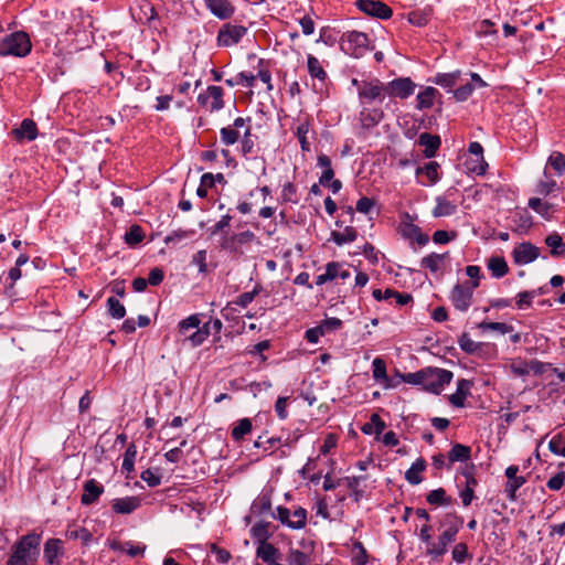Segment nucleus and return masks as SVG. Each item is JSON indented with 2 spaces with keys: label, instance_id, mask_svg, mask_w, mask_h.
<instances>
[{
  "label": "nucleus",
  "instance_id": "obj_1",
  "mask_svg": "<svg viewBox=\"0 0 565 565\" xmlns=\"http://www.w3.org/2000/svg\"><path fill=\"white\" fill-rule=\"evenodd\" d=\"M387 96L386 83L379 78L371 81H361L359 85V99L363 106L360 111V120L363 127L372 128L384 118V111L381 107L369 108V105L377 102L382 104Z\"/></svg>",
  "mask_w": 565,
  "mask_h": 565
},
{
  "label": "nucleus",
  "instance_id": "obj_2",
  "mask_svg": "<svg viewBox=\"0 0 565 565\" xmlns=\"http://www.w3.org/2000/svg\"><path fill=\"white\" fill-rule=\"evenodd\" d=\"M408 384L420 386L422 390L439 395L446 385L450 384L454 373L446 369L427 366L413 373H407Z\"/></svg>",
  "mask_w": 565,
  "mask_h": 565
},
{
  "label": "nucleus",
  "instance_id": "obj_3",
  "mask_svg": "<svg viewBox=\"0 0 565 565\" xmlns=\"http://www.w3.org/2000/svg\"><path fill=\"white\" fill-rule=\"evenodd\" d=\"M41 534L23 535L12 546L6 565H36L40 556Z\"/></svg>",
  "mask_w": 565,
  "mask_h": 565
},
{
  "label": "nucleus",
  "instance_id": "obj_4",
  "mask_svg": "<svg viewBox=\"0 0 565 565\" xmlns=\"http://www.w3.org/2000/svg\"><path fill=\"white\" fill-rule=\"evenodd\" d=\"M32 49L29 35L23 31H17L0 40V56H26Z\"/></svg>",
  "mask_w": 565,
  "mask_h": 565
},
{
  "label": "nucleus",
  "instance_id": "obj_5",
  "mask_svg": "<svg viewBox=\"0 0 565 565\" xmlns=\"http://www.w3.org/2000/svg\"><path fill=\"white\" fill-rule=\"evenodd\" d=\"M340 47L343 53L355 58L366 54L370 47L367 34L360 31H348L340 38Z\"/></svg>",
  "mask_w": 565,
  "mask_h": 565
},
{
  "label": "nucleus",
  "instance_id": "obj_6",
  "mask_svg": "<svg viewBox=\"0 0 565 565\" xmlns=\"http://www.w3.org/2000/svg\"><path fill=\"white\" fill-rule=\"evenodd\" d=\"M476 288H478L477 281L457 282L454 286L449 299L456 310L466 312L469 309Z\"/></svg>",
  "mask_w": 565,
  "mask_h": 565
},
{
  "label": "nucleus",
  "instance_id": "obj_7",
  "mask_svg": "<svg viewBox=\"0 0 565 565\" xmlns=\"http://www.w3.org/2000/svg\"><path fill=\"white\" fill-rule=\"evenodd\" d=\"M247 34V28L241 24L224 23L216 36L218 47H230L238 44Z\"/></svg>",
  "mask_w": 565,
  "mask_h": 565
},
{
  "label": "nucleus",
  "instance_id": "obj_8",
  "mask_svg": "<svg viewBox=\"0 0 565 565\" xmlns=\"http://www.w3.org/2000/svg\"><path fill=\"white\" fill-rule=\"evenodd\" d=\"M417 85L411 77H398L386 83L387 97L406 99L415 93Z\"/></svg>",
  "mask_w": 565,
  "mask_h": 565
},
{
  "label": "nucleus",
  "instance_id": "obj_9",
  "mask_svg": "<svg viewBox=\"0 0 565 565\" xmlns=\"http://www.w3.org/2000/svg\"><path fill=\"white\" fill-rule=\"evenodd\" d=\"M355 4L360 11L373 18L387 20L393 15V10L380 0H356Z\"/></svg>",
  "mask_w": 565,
  "mask_h": 565
},
{
  "label": "nucleus",
  "instance_id": "obj_10",
  "mask_svg": "<svg viewBox=\"0 0 565 565\" xmlns=\"http://www.w3.org/2000/svg\"><path fill=\"white\" fill-rule=\"evenodd\" d=\"M223 89L220 86L211 85L205 93L198 96V103L205 107L209 106L210 110L218 111L224 108Z\"/></svg>",
  "mask_w": 565,
  "mask_h": 565
},
{
  "label": "nucleus",
  "instance_id": "obj_11",
  "mask_svg": "<svg viewBox=\"0 0 565 565\" xmlns=\"http://www.w3.org/2000/svg\"><path fill=\"white\" fill-rule=\"evenodd\" d=\"M540 248L530 242L518 244L512 250V258L516 265H527L540 257Z\"/></svg>",
  "mask_w": 565,
  "mask_h": 565
},
{
  "label": "nucleus",
  "instance_id": "obj_12",
  "mask_svg": "<svg viewBox=\"0 0 565 565\" xmlns=\"http://www.w3.org/2000/svg\"><path fill=\"white\" fill-rule=\"evenodd\" d=\"M64 555L63 541L60 539H49L44 544L43 559L46 565H60Z\"/></svg>",
  "mask_w": 565,
  "mask_h": 565
},
{
  "label": "nucleus",
  "instance_id": "obj_13",
  "mask_svg": "<svg viewBox=\"0 0 565 565\" xmlns=\"http://www.w3.org/2000/svg\"><path fill=\"white\" fill-rule=\"evenodd\" d=\"M205 8L220 20L231 19L235 13V6L230 0H203Z\"/></svg>",
  "mask_w": 565,
  "mask_h": 565
},
{
  "label": "nucleus",
  "instance_id": "obj_14",
  "mask_svg": "<svg viewBox=\"0 0 565 565\" xmlns=\"http://www.w3.org/2000/svg\"><path fill=\"white\" fill-rule=\"evenodd\" d=\"M10 135L18 141H33L38 137V126L34 120L25 118L20 126L12 129Z\"/></svg>",
  "mask_w": 565,
  "mask_h": 565
},
{
  "label": "nucleus",
  "instance_id": "obj_15",
  "mask_svg": "<svg viewBox=\"0 0 565 565\" xmlns=\"http://www.w3.org/2000/svg\"><path fill=\"white\" fill-rule=\"evenodd\" d=\"M456 529H446L438 537L437 543H429L427 546V554L433 557H439L447 552L449 543L456 540Z\"/></svg>",
  "mask_w": 565,
  "mask_h": 565
},
{
  "label": "nucleus",
  "instance_id": "obj_16",
  "mask_svg": "<svg viewBox=\"0 0 565 565\" xmlns=\"http://www.w3.org/2000/svg\"><path fill=\"white\" fill-rule=\"evenodd\" d=\"M83 494L81 497V503L83 505H90L99 499L104 493V486L97 482L95 479H89L83 484Z\"/></svg>",
  "mask_w": 565,
  "mask_h": 565
},
{
  "label": "nucleus",
  "instance_id": "obj_17",
  "mask_svg": "<svg viewBox=\"0 0 565 565\" xmlns=\"http://www.w3.org/2000/svg\"><path fill=\"white\" fill-rule=\"evenodd\" d=\"M471 381L466 379H460L457 381L456 392L448 395L447 399L449 404L454 407H463L465 401L467 396L470 394Z\"/></svg>",
  "mask_w": 565,
  "mask_h": 565
},
{
  "label": "nucleus",
  "instance_id": "obj_18",
  "mask_svg": "<svg viewBox=\"0 0 565 565\" xmlns=\"http://www.w3.org/2000/svg\"><path fill=\"white\" fill-rule=\"evenodd\" d=\"M417 143L423 146L424 157L427 159L434 158L441 145L440 137L438 135H431L429 132H423L419 135Z\"/></svg>",
  "mask_w": 565,
  "mask_h": 565
},
{
  "label": "nucleus",
  "instance_id": "obj_19",
  "mask_svg": "<svg viewBox=\"0 0 565 565\" xmlns=\"http://www.w3.org/2000/svg\"><path fill=\"white\" fill-rule=\"evenodd\" d=\"M141 502L138 497H125L114 499L111 508L117 514H130L140 507Z\"/></svg>",
  "mask_w": 565,
  "mask_h": 565
},
{
  "label": "nucleus",
  "instance_id": "obj_20",
  "mask_svg": "<svg viewBox=\"0 0 565 565\" xmlns=\"http://www.w3.org/2000/svg\"><path fill=\"white\" fill-rule=\"evenodd\" d=\"M458 345L465 353L478 356H482L484 349L489 348L487 343L473 341L467 332L459 337Z\"/></svg>",
  "mask_w": 565,
  "mask_h": 565
},
{
  "label": "nucleus",
  "instance_id": "obj_21",
  "mask_svg": "<svg viewBox=\"0 0 565 565\" xmlns=\"http://www.w3.org/2000/svg\"><path fill=\"white\" fill-rule=\"evenodd\" d=\"M435 201L436 205L433 210L434 217L450 216L457 212V205L445 195H438Z\"/></svg>",
  "mask_w": 565,
  "mask_h": 565
},
{
  "label": "nucleus",
  "instance_id": "obj_22",
  "mask_svg": "<svg viewBox=\"0 0 565 565\" xmlns=\"http://www.w3.org/2000/svg\"><path fill=\"white\" fill-rule=\"evenodd\" d=\"M308 73L311 78L319 81L322 85L328 81V74L322 67L320 61L312 54L307 55Z\"/></svg>",
  "mask_w": 565,
  "mask_h": 565
},
{
  "label": "nucleus",
  "instance_id": "obj_23",
  "mask_svg": "<svg viewBox=\"0 0 565 565\" xmlns=\"http://www.w3.org/2000/svg\"><path fill=\"white\" fill-rule=\"evenodd\" d=\"M426 469V461L423 458L416 459L405 472L408 483L416 486L423 481L422 472Z\"/></svg>",
  "mask_w": 565,
  "mask_h": 565
},
{
  "label": "nucleus",
  "instance_id": "obj_24",
  "mask_svg": "<svg viewBox=\"0 0 565 565\" xmlns=\"http://www.w3.org/2000/svg\"><path fill=\"white\" fill-rule=\"evenodd\" d=\"M446 257H448V253H430L422 258L420 266L428 269L430 273L436 274L441 269L443 262Z\"/></svg>",
  "mask_w": 565,
  "mask_h": 565
},
{
  "label": "nucleus",
  "instance_id": "obj_25",
  "mask_svg": "<svg viewBox=\"0 0 565 565\" xmlns=\"http://www.w3.org/2000/svg\"><path fill=\"white\" fill-rule=\"evenodd\" d=\"M438 90L435 87L428 86L416 96V108L419 110L429 109L434 105V100Z\"/></svg>",
  "mask_w": 565,
  "mask_h": 565
},
{
  "label": "nucleus",
  "instance_id": "obj_26",
  "mask_svg": "<svg viewBox=\"0 0 565 565\" xmlns=\"http://www.w3.org/2000/svg\"><path fill=\"white\" fill-rule=\"evenodd\" d=\"M433 14L431 8H425V9H417L414 11H411L407 14V21L418 28L425 26L430 21Z\"/></svg>",
  "mask_w": 565,
  "mask_h": 565
},
{
  "label": "nucleus",
  "instance_id": "obj_27",
  "mask_svg": "<svg viewBox=\"0 0 565 565\" xmlns=\"http://www.w3.org/2000/svg\"><path fill=\"white\" fill-rule=\"evenodd\" d=\"M280 202L282 204L290 203V204H295V205L300 202V195L298 192V188L294 182L288 181L282 184Z\"/></svg>",
  "mask_w": 565,
  "mask_h": 565
},
{
  "label": "nucleus",
  "instance_id": "obj_28",
  "mask_svg": "<svg viewBox=\"0 0 565 565\" xmlns=\"http://www.w3.org/2000/svg\"><path fill=\"white\" fill-rule=\"evenodd\" d=\"M488 269L491 271L492 277L502 278L509 271V266L503 257L492 256L488 260Z\"/></svg>",
  "mask_w": 565,
  "mask_h": 565
},
{
  "label": "nucleus",
  "instance_id": "obj_29",
  "mask_svg": "<svg viewBox=\"0 0 565 565\" xmlns=\"http://www.w3.org/2000/svg\"><path fill=\"white\" fill-rule=\"evenodd\" d=\"M358 232L352 226H345L343 232L332 231L331 239L338 245L342 246L348 243H352L356 239Z\"/></svg>",
  "mask_w": 565,
  "mask_h": 565
},
{
  "label": "nucleus",
  "instance_id": "obj_30",
  "mask_svg": "<svg viewBox=\"0 0 565 565\" xmlns=\"http://www.w3.org/2000/svg\"><path fill=\"white\" fill-rule=\"evenodd\" d=\"M252 513L256 515H271V499L270 495L265 493L259 495L252 504Z\"/></svg>",
  "mask_w": 565,
  "mask_h": 565
},
{
  "label": "nucleus",
  "instance_id": "obj_31",
  "mask_svg": "<svg viewBox=\"0 0 565 565\" xmlns=\"http://www.w3.org/2000/svg\"><path fill=\"white\" fill-rule=\"evenodd\" d=\"M459 77L460 71H455L451 73H437L430 81L444 88H451L457 84Z\"/></svg>",
  "mask_w": 565,
  "mask_h": 565
},
{
  "label": "nucleus",
  "instance_id": "obj_32",
  "mask_svg": "<svg viewBox=\"0 0 565 565\" xmlns=\"http://www.w3.org/2000/svg\"><path fill=\"white\" fill-rule=\"evenodd\" d=\"M471 456V448L466 445L456 444L452 446L450 451L448 452V460L450 463L457 462V461H467L470 459Z\"/></svg>",
  "mask_w": 565,
  "mask_h": 565
},
{
  "label": "nucleus",
  "instance_id": "obj_33",
  "mask_svg": "<svg viewBox=\"0 0 565 565\" xmlns=\"http://www.w3.org/2000/svg\"><path fill=\"white\" fill-rule=\"evenodd\" d=\"M212 333L210 322L203 323V326H199L198 330L186 337V340L191 343L192 347H200Z\"/></svg>",
  "mask_w": 565,
  "mask_h": 565
},
{
  "label": "nucleus",
  "instance_id": "obj_34",
  "mask_svg": "<svg viewBox=\"0 0 565 565\" xmlns=\"http://www.w3.org/2000/svg\"><path fill=\"white\" fill-rule=\"evenodd\" d=\"M439 163L436 161H429L423 167H418L416 169V175L419 177L424 174L429 184H435L440 178L438 173Z\"/></svg>",
  "mask_w": 565,
  "mask_h": 565
},
{
  "label": "nucleus",
  "instance_id": "obj_35",
  "mask_svg": "<svg viewBox=\"0 0 565 565\" xmlns=\"http://www.w3.org/2000/svg\"><path fill=\"white\" fill-rule=\"evenodd\" d=\"M545 244L551 248V255L553 257H559L565 254V243L558 233L547 235Z\"/></svg>",
  "mask_w": 565,
  "mask_h": 565
},
{
  "label": "nucleus",
  "instance_id": "obj_36",
  "mask_svg": "<svg viewBox=\"0 0 565 565\" xmlns=\"http://www.w3.org/2000/svg\"><path fill=\"white\" fill-rule=\"evenodd\" d=\"M203 317H204V313H193V315L186 317L185 319H182L178 323L179 333L186 338L188 337L186 333L189 330H192V329L198 330L199 326L202 322Z\"/></svg>",
  "mask_w": 565,
  "mask_h": 565
},
{
  "label": "nucleus",
  "instance_id": "obj_37",
  "mask_svg": "<svg viewBox=\"0 0 565 565\" xmlns=\"http://www.w3.org/2000/svg\"><path fill=\"white\" fill-rule=\"evenodd\" d=\"M426 500L431 505L448 507V505L452 504L451 497L447 495L446 490L444 488H438V489L431 490L427 494Z\"/></svg>",
  "mask_w": 565,
  "mask_h": 565
},
{
  "label": "nucleus",
  "instance_id": "obj_38",
  "mask_svg": "<svg viewBox=\"0 0 565 565\" xmlns=\"http://www.w3.org/2000/svg\"><path fill=\"white\" fill-rule=\"evenodd\" d=\"M277 552H278L277 548L273 544L263 542L257 547L256 555H257V557H259L262 561H264L265 563H267L269 565V564L277 563L275 561V556H276Z\"/></svg>",
  "mask_w": 565,
  "mask_h": 565
},
{
  "label": "nucleus",
  "instance_id": "obj_39",
  "mask_svg": "<svg viewBox=\"0 0 565 565\" xmlns=\"http://www.w3.org/2000/svg\"><path fill=\"white\" fill-rule=\"evenodd\" d=\"M145 238V232L140 225L134 224L129 227V230L125 234V243L134 247L141 243Z\"/></svg>",
  "mask_w": 565,
  "mask_h": 565
},
{
  "label": "nucleus",
  "instance_id": "obj_40",
  "mask_svg": "<svg viewBox=\"0 0 565 565\" xmlns=\"http://www.w3.org/2000/svg\"><path fill=\"white\" fill-rule=\"evenodd\" d=\"M526 482V478L518 476L507 481L504 492L510 501L516 500V491Z\"/></svg>",
  "mask_w": 565,
  "mask_h": 565
},
{
  "label": "nucleus",
  "instance_id": "obj_41",
  "mask_svg": "<svg viewBox=\"0 0 565 565\" xmlns=\"http://www.w3.org/2000/svg\"><path fill=\"white\" fill-rule=\"evenodd\" d=\"M291 522L288 523V527L291 530H301L307 525V510L298 507L291 513Z\"/></svg>",
  "mask_w": 565,
  "mask_h": 565
},
{
  "label": "nucleus",
  "instance_id": "obj_42",
  "mask_svg": "<svg viewBox=\"0 0 565 565\" xmlns=\"http://www.w3.org/2000/svg\"><path fill=\"white\" fill-rule=\"evenodd\" d=\"M241 152L245 158L255 153V142L253 139L250 126H248L244 131V136L241 142Z\"/></svg>",
  "mask_w": 565,
  "mask_h": 565
},
{
  "label": "nucleus",
  "instance_id": "obj_43",
  "mask_svg": "<svg viewBox=\"0 0 565 565\" xmlns=\"http://www.w3.org/2000/svg\"><path fill=\"white\" fill-rule=\"evenodd\" d=\"M327 265L330 267H333V268H330V271L332 274V280L338 279V278L341 280H347L351 277L349 266H347L345 264L338 263V262H330Z\"/></svg>",
  "mask_w": 565,
  "mask_h": 565
},
{
  "label": "nucleus",
  "instance_id": "obj_44",
  "mask_svg": "<svg viewBox=\"0 0 565 565\" xmlns=\"http://www.w3.org/2000/svg\"><path fill=\"white\" fill-rule=\"evenodd\" d=\"M108 313L115 319H122L126 316L125 306L115 297L107 299Z\"/></svg>",
  "mask_w": 565,
  "mask_h": 565
},
{
  "label": "nucleus",
  "instance_id": "obj_45",
  "mask_svg": "<svg viewBox=\"0 0 565 565\" xmlns=\"http://www.w3.org/2000/svg\"><path fill=\"white\" fill-rule=\"evenodd\" d=\"M468 151L480 158V161H481V164H480V169L477 170L476 168L472 169L473 172H477L478 174H483L486 172V167H488L487 162L484 161L483 159V147L480 142L478 141H472L469 143V147H468Z\"/></svg>",
  "mask_w": 565,
  "mask_h": 565
},
{
  "label": "nucleus",
  "instance_id": "obj_46",
  "mask_svg": "<svg viewBox=\"0 0 565 565\" xmlns=\"http://www.w3.org/2000/svg\"><path fill=\"white\" fill-rule=\"evenodd\" d=\"M402 383H407L408 384V377H407V373L406 374H402L397 369L395 370V373L393 375H387V377L385 379V381L383 382L382 384V387L385 388V390H390V388H396L397 386H399Z\"/></svg>",
  "mask_w": 565,
  "mask_h": 565
},
{
  "label": "nucleus",
  "instance_id": "obj_47",
  "mask_svg": "<svg viewBox=\"0 0 565 565\" xmlns=\"http://www.w3.org/2000/svg\"><path fill=\"white\" fill-rule=\"evenodd\" d=\"M372 367L374 380L382 385L387 377L385 361L381 358H375L372 362Z\"/></svg>",
  "mask_w": 565,
  "mask_h": 565
},
{
  "label": "nucleus",
  "instance_id": "obj_48",
  "mask_svg": "<svg viewBox=\"0 0 565 565\" xmlns=\"http://www.w3.org/2000/svg\"><path fill=\"white\" fill-rule=\"evenodd\" d=\"M478 328L487 331H498L502 334L510 333L513 331V327L511 324H507L504 322H490V321H482L478 324Z\"/></svg>",
  "mask_w": 565,
  "mask_h": 565
},
{
  "label": "nucleus",
  "instance_id": "obj_49",
  "mask_svg": "<svg viewBox=\"0 0 565 565\" xmlns=\"http://www.w3.org/2000/svg\"><path fill=\"white\" fill-rule=\"evenodd\" d=\"M221 142L225 146H232L236 143L239 139L238 130L234 129L231 126L223 127L220 130Z\"/></svg>",
  "mask_w": 565,
  "mask_h": 565
},
{
  "label": "nucleus",
  "instance_id": "obj_50",
  "mask_svg": "<svg viewBox=\"0 0 565 565\" xmlns=\"http://www.w3.org/2000/svg\"><path fill=\"white\" fill-rule=\"evenodd\" d=\"M529 207L535 211L537 214H540L543 217H547L550 214V211L552 209V205L547 202H542L540 198H531L527 203Z\"/></svg>",
  "mask_w": 565,
  "mask_h": 565
},
{
  "label": "nucleus",
  "instance_id": "obj_51",
  "mask_svg": "<svg viewBox=\"0 0 565 565\" xmlns=\"http://www.w3.org/2000/svg\"><path fill=\"white\" fill-rule=\"evenodd\" d=\"M137 455V449L134 444L129 445L125 451L124 460H122V470L130 473L134 471L135 458Z\"/></svg>",
  "mask_w": 565,
  "mask_h": 565
},
{
  "label": "nucleus",
  "instance_id": "obj_52",
  "mask_svg": "<svg viewBox=\"0 0 565 565\" xmlns=\"http://www.w3.org/2000/svg\"><path fill=\"white\" fill-rule=\"evenodd\" d=\"M287 562L288 565H308L310 558L305 552L291 548L288 553Z\"/></svg>",
  "mask_w": 565,
  "mask_h": 565
},
{
  "label": "nucleus",
  "instance_id": "obj_53",
  "mask_svg": "<svg viewBox=\"0 0 565 565\" xmlns=\"http://www.w3.org/2000/svg\"><path fill=\"white\" fill-rule=\"evenodd\" d=\"M268 525L267 522H257L250 529L252 536L257 539L260 543L267 542L269 539Z\"/></svg>",
  "mask_w": 565,
  "mask_h": 565
},
{
  "label": "nucleus",
  "instance_id": "obj_54",
  "mask_svg": "<svg viewBox=\"0 0 565 565\" xmlns=\"http://www.w3.org/2000/svg\"><path fill=\"white\" fill-rule=\"evenodd\" d=\"M550 166L555 170L557 175L565 172V156L561 152H553L548 158Z\"/></svg>",
  "mask_w": 565,
  "mask_h": 565
},
{
  "label": "nucleus",
  "instance_id": "obj_55",
  "mask_svg": "<svg viewBox=\"0 0 565 565\" xmlns=\"http://www.w3.org/2000/svg\"><path fill=\"white\" fill-rule=\"evenodd\" d=\"M451 555L452 559L458 564H462L467 558L472 557V555L468 552V546L466 543H458L455 545Z\"/></svg>",
  "mask_w": 565,
  "mask_h": 565
},
{
  "label": "nucleus",
  "instance_id": "obj_56",
  "mask_svg": "<svg viewBox=\"0 0 565 565\" xmlns=\"http://www.w3.org/2000/svg\"><path fill=\"white\" fill-rule=\"evenodd\" d=\"M308 132H309V124L308 122H302V124L298 125L297 130H296V136L298 138L300 148L302 151L310 150V143L307 139Z\"/></svg>",
  "mask_w": 565,
  "mask_h": 565
},
{
  "label": "nucleus",
  "instance_id": "obj_57",
  "mask_svg": "<svg viewBox=\"0 0 565 565\" xmlns=\"http://www.w3.org/2000/svg\"><path fill=\"white\" fill-rule=\"evenodd\" d=\"M232 215L230 214H225L223 215L211 228H210V232H211V235H216L217 233H227L226 232V228L230 227L231 225V221H232Z\"/></svg>",
  "mask_w": 565,
  "mask_h": 565
},
{
  "label": "nucleus",
  "instance_id": "obj_58",
  "mask_svg": "<svg viewBox=\"0 0 565 565\" xmlns=\"http://www.w3.org/2000/svg\"><path fill=\"white\" fill-rule=\"evenodd\" d=\"M270 341L269 340H263L256 344H254L253 347L248 348L247 349V353L255 356V355H259L262 361H266L267 358L266 355L263 354L264 351L268 350L270 348Z\"/></svg>",
  "mask_w": 565,
  "mask_h": 565
},
{
  "label": "nucleus",
  "instance_id": "obj_59",
  "mask_svg": "<svg viewBox=\"0 0 565 565\" xmlns=\"http://www.w3.org/2000/svg\"><path fill=\"white\" fill-rule=\"evenodd\" d=\"M289 401V396H279L275 403V412L280 420H286L288 417L286 408Z\"/></svg>",
  "mask_w": 565,
  "mask_h": 565
},
{
  "label": "nucleus",
  "instance_id": "obj_60",
  "mask_svg": "<svg viewBox=\"0 0 565 565\" xmlns=\"http://www.w3.org/2000/svg\"><path fill=\"white\" fill-rule=\"evenodd\" d=\"M443 524L446 525L447 529H456L457 534L463 524V519L456 513H447Z\"/></svg>",
  "mask_w": 565,
  "mask_h": 565
},
{
  "label": "nucleus",
  "instance_id": "obj_61",
  "mask_svg": "<svg viewBox=\"0 0 565 565\" xmlns=\"http://www.w3.org/2000/svg\"><path fill=\"white\" fill-rule=\"evenodd\" d=\"M206 257L207 254L205 249H201L192 256V263L198 266L200 274L207 271Z\"/></svg>",
  "mask_w": 565,
  "mask_h": 565
},
{
  "label": "nucleus",
  "instance_id": "obj_62",
  "mask_svg": "<svg viewBox=\"0 0 565 565\" xmlns=\"http://www.w3.org/2000/svg\"><path fill=\"white\" fill-rule=\"evenodd\" d=\"M475 87L472 84L467 83L454 90V97L457 102L467 100L472 94Z\"/></svg>",
  "mask_w": 565,
  "mask_h": 565
},
{
  "label": "nucleus",
  "instance_id": "obj_63",
  "mask_svg": "<svg viewBox=\"0 0 565 565\" xmlns=\"http://www.w3.org/2000/svg\"><path fill=\"white\" fill-rule=\"evenodd\" d=\"M342 324H343L342 320H340L339 318L332 317V318L324 319L320 323V327L322 328V330L326 334L327 332H333V331L341 329Z\"/></svg>",
  "mask_w": 565,
  "mask_h": 565
},
{
  "label": "nucleus",
  "instance_id": "obj_64",
  "mask_svg": "<svg viewBox=\"0 0 565 565\" xmlns=\"http://www.w3.org/2000/svg\"><path fill=\"white\" fill-rule=\"evenodd\" d=\"M565 482V471H559L555 476L548 479L546 486L552 491H558L562 489Z\"/></svg>",
  "mask_w": 565,
  "mask_h": 565
}]
</instances>
